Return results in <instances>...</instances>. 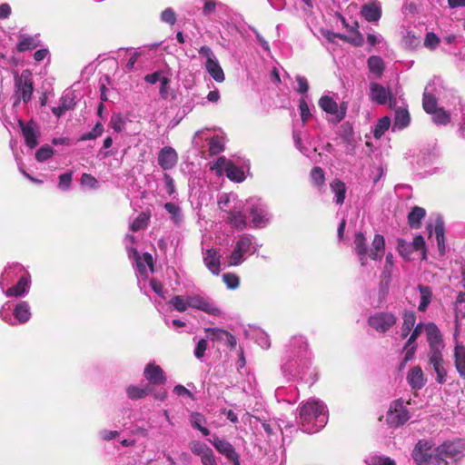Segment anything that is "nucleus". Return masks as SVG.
<instances>
[{
	"mask_svg": "<svg viewBox=\"0 0 465 465\" xmlns=\"http://www.w3.org/2000/svg\"><path fill=\"white\" fill-rule=\"evenodd\" d=\"M432 120L436 124H447L450 122V115L441 108H438L431 114Z\"/></svg>",
	"mask_w": 465,
	"mask_h": 465,
	"instance_id": "bf43d9fd",
	"label": "nucleus"
},
{
	"mask_svg": "<svg viewBox=\"0 0 465 465\" xmlns=\"http://www.w3.org/2000/svg\"><path fill=\"white\" fill-rule=\"evenodd\" d=\"M365 462L367 465H395L393 460L379 455L370 456Z\"/></svg>",
	"mask_w": 465,
	"mask_h": 465,
	"instance_id": "5fc2aeb1",
	"label": "nucleus"
},
{
	"mask_svg": "<svg viewBox=\"0 0 465 465\" xmlns=\"http://www.w3.org/2000/svg\"><path fill=\"white\" fill-rule=\"evenodd\" d=\"M385 249V240L381 234H376L372 240L371 247L369 250L368 257L372 260H381Z\"/></svg>",
	"mask_w": 465,
	"mask_h": 465,
	"instance_id": "473e14b6",
	"label": "nucleus"
},
{
	"mask_svg": "<svg viewBox=\"0 0 465 465\" xmlns=\"http://www.w3.org/2000/svg\"><path fill=\"white\" fill-rule=\"evenodd\" d=\"M440 42V38L434 33H427L424 39V45L430 50H434L439 45Z\"/></svg>",
	"mask_w": 465,
	"mask_h": 465,
	"instance_id": "338daca9",
	"label": "nucleus"
},
{
	"mask_svg": "<svg viewBox=\"0 0 465 465\" xmlns=\"http://www.w3.org/2000/svg\"><path fill=\"white\" fill-rule=\"evenodd\" d=\"M126 249L129 257L135 261L136 270L139 277L147 278L148 272L153 271V257L150 253L144 252L143 256H140L136 249L130 247L126 243Z\"/></svg>",
	"mask_w": 465,
	"mask_h": 465,
	"instance_id": "9d476101",
	"label": "nucleus"
},
{
	"mask_svg": "<svg viewBox=\"0 0 465 465\" xmlns=\"http://www.w3.org/2000/svg\"><path fill=\"white\" fill-rule=\"evenodd\" d=\"M0 318L9 325L24 324L31 318V310L27 302H17L14 308L10 302L0 309Z\"/></svg>",
	"mask_w": 465,
	"mask_h": 465,
	"instance_id": "7ed1b4c3",
	"label": "nucleus"
},
{
	"mask_svg": "<svg viewBox=\"0 0 465 465\" xmlns=\"http://www.w3.org/2000/svg\"><path fill=\"white\" fill-rule=\"evenodd\" d=\"M150 216L145 213H141L134 221L130 224V229L133 232H137L139 230L144 229L149 222Z\"/></svg>",
	"mask_w": 465,
	"mask_h": 465,
	"instance_id": "3c124183",
	"label": "nucleus"
},
{
	"mask_svg": "<svg viewBox=\"0 0 465 465\" xmlns=\"http://www.w3.org/2000/svg\"><path fill=\"white\" fill-rule=\"evenodd\" d=\"M429 364L436 374V381L440 384L446 382L447 371L444 367L442 352L428 353Z\"/></svg>",
	"mask_w": 465,
	"mask_h": 465,
	"instance_id": "a211bd4d",
	"label": "nucleus"
},
{
	"mask_svg": "<svg viewBox=\"0 0 465 465\" xmlns=\"http://www.w3.org/2000/svg\"><path fill=\"white\" fill-rule=\"evenodd\" d=\"M40 41L36 35L31 36L27 35H21L17 44V49L20 52H25L36 48Z\"/></svg>",
	"mask_w": 465,
	"mask_h": 465,
	"instance_id": "4c0bfd02",
	"label": "nucleus"
},
{
	"mask_svg": "<svg viewBox=\"0 0 465 465\" xmlns=\"http://www.w3.org/2000/svg\"><path fill=\"white\" fill-rule=\"evenodd\" d=\"M245 205L242 202L238 203L237 205H232L228 211V222L237 230H243L247 227V220L245 214L242 213Z\"/></svg>",
	"mask_w": 465,
	"mask_h": 465,
	"instance_id": "f3484780",
	"label": "nucleus"
},
{
	"mask_svg": "<svg viewBox=\"0 0 465 465\" xmlns=\"http://www.w3.org/2000/svg\"><path fill=\"white\" fill-rule=\"evenodd\" d=\"M241 202L234 193H223L218 200V205L222 211L228 212L232 205H237Z\"/></svg>",
	"mask_w": 465,
	"mask_h": 465,
	"instance_id": "a19ab883",
	"label": "nucleus"
},
{
	"mask_svg": "<svg viewBox=\"0 0 465 465\" xmlns=\"http://www.w3.org/2000/svg\"><path fill=\"white\" fill-rule=\"evenodd\" d=\"M72 182V173H65L59 176V183L58 187L63 190L66 191L69 189Z\"/></svg>",
	"mask_w": 465,
	"mask_h": 465,
	"instance_id": "774afa93",
	"label": "nucleus"
},
{
	"mask_svg": "<svg viewBox=\"0 0 465 465\" xmlns=\"http://www.w3.org/2000/svg\"><path fill=\"white\" fill-rule=\"evenodd\" d=\"M407 381L412 390L418 391L424 387L427 378L420 366L411 367L407 373Z\"/></svg>",
	"mask_w": 465,
	"mask_h": 465,
	"instance_id": "4be33fe9",
	"label": "nucleus"
},
{
	"mask_svg": "<svg viewBox=\"0 0 465 465\" xmlns=\"http://www.w3.org/2000/svg\"><path fill=\"white\" fill-rule=\"evenodd\" d=\"M164 209L172 215V220L175 224H180L183 222V216L182 210L177 204L173 203H166L164 204Z\"/></svg>",
	"mask_w": 465,
	"mask_h": 465,
	"instance_id": "a18cd8bd",
	"label": "nucleus"
},
{
	"mask_svg": "<svg viewBox=\"0 0 465 465\" xmlns=\"http://www.w3.org/2000/svg\"><path fill=\"white\" fill-rule=\"evenodd\" d=\"M412 457L417 465H448L445 459L436 453L433 445L427 440H420L416 444Z\"/></svg>",
	"mask_w": 465,
	"mask_h": 465,
	"instance_id": "20e7f679",
	"label": "nucleus"
},
{
	"mask_svg": "<svg viewBox=\"0 0 465 465\" xmlns=\"http://www.w3.org/2000/svg\"><path fill=\"white\" fill-rule=\"evenodd\" d=\"M328 421V410L326 405L316 400H310L299 407V427L309 434L321 430Z\"/></svg>",
	"mask_w": 465,
	"mask_h": 465,
	"instance_id": "f257e3e1",
	"label": "nucleus"
},
{
	"mask_svg": "<svg viewBox=\"0 0 465 465\" xmlns=\"http://www.w3.org/2000/svg\"><path fill=\"white\" fill-rule=\"evenodd\" d=\"M391 125V119L388 116H384L381 118L376 124L373 135L375 138H380L383 135V134L389 129Z\"/></svg>",
	"mask_w": 465,
	"mask_h": 465,
	"instance_id": "8fccbe9b",
	"label": "nucleus"
},
{
	"mask_svg": "<svg viewBox=\"0 0 465 465\" xmlns=\"http://www.w3.org/2000/svg\"><path fill=\"white\" fill-rule=\"evenodd\" d=\"M127 395L132 400L142 399L152 393V386L151 384L146 385L145 387H137V386H130L126 390Z\"/></svg>",
	"mask_w": 465,
	"mask_h": 465,
	"instance_id": "c03bdc74",
	"label": "nucleus"
},
{
	"mask_svg": "<svg viewBox=\"0 0 465 465\" xmlns=\"http://www.w3.org/2000/svg\"><path fill=\"white\" fill-rule=\"evenodd\" d=\"M223 280L227 287L232 290L238 288L240 283L239 277L233 273H224L223 275Z\"/></svg>",
	"mask_w": 465,
	"mask_h": 465,
	"instance_id": "0e129e2a",
	"label": "nucleus"
},
{
	"mask_svg": "<svg viewBox=\"0 0 465 465\" xmlns=\"http://www.w3.org/2000/svg\"><path fill=\"white\" fill-rule=\"evenodd\" d=\"M224 149V137L222 135H215L211 138L209 142V152L211 154H218Z\"/></svg>",
	"mask_w": 465,
	"mask_h": 465,
	"instance_id": "49530a36",
	"label": "nucleus"
},
{
	"mask_svg": "<svg viewBox=\"0 0 465 465\" xmlns=\"http://www.w3.org/2000/svg\"><path fill=\"white\" fill-rule=\"evenodd\" d=\"M361 15L368 22H378L381 16V5L378 0H371L362 5Z\"/></svg>",
	"mask_w": 465,
	"mask_h": 465,
	"instance_id": "5701e85b",
	"label": "nucleus"
},
{
	"mask_svg": "<svg viewBox=\"0 0 465 465\" xmlns=\"http://www.w3.org/2000/svg\"><path fill=\"white\" fill-rule=\"evenodd\" d=\"M397 316L392 312H380L370 316L368 322L376 331L386 332L397 322Z\"/></svg>",
	"mask_w": 465,
	"mask_h": 465,
	"instance_id": "9b49d317",
	"label": "nucleus"
},
{
	"mask_svg": "<svg viewBox=\"0 0 465 465\" xmlns=\"http://www.w3.org/2000/svg\"><path fill=\"white\" fill-rule=\"evenodd\" d=\"M212 170H214L220 175L225 173L230 180L237 183L244 180L242 169L234 165L225 157H219L212 166Z\"/></svg>",
	"mask_w": 465,
	"mask_h": 465,
	"instance_id": "1a4fd4ad",
	"label": "nucleus"
},
{
	"mask_svg": "<svg viewBox=\"0 0 465 465\" xmlns=\"http://www.w3.org/2000/svg\"><path fill=\"white\" fill-rule=\"evenodd\" d=\"M20 124L22 126V133L25 137V143L30 148H32V149L35 148L38 143V141H37L38 135H37V132L35 129L34 124H23L22 123H20Z\"/></svg>",
	"mask_w": 465,
	"mask_h": 465,
	"instance_id": "e433bc0d",
	"label": "nucleus"
},
{
	"mask_svg": "<svg viewBox=\"0 0 465 465\" xmlns=\"http://www.w3.org/2000/svg\"><path fill=\"white\" fill-rule=\"evenodd\" d=\"M246 209L252 217L251 223L253 228H262L269 223L271 215L260 200L251 199L247 202Z\"/></svg>",
	"mask_w": 465,
	"mask_h": 465,
	"instance_id": "423d86ee",
	"label": "nucleus"
},
{
	"mask_svg": "<svg viewBox=\"0 0 465 465\" xmlns=\"http://www.w3.org/2000/svg\"><path fill=\"white\" fill-rule=\"evenodd\" d=\"M178 162L176 151L170 146L162 148L158 153V164L163 170L173 169Z\"/></svg>",
	"mask_w": 465,
	"mask_h": 465,
	"instance_id": "412c9836",
	"label": "nucleus"
},
{
	"mask_svg": "<svg viewBox=\"0 0 465 465\" xmlns=\"http://www.w3.org/2000/svg\"><path fill=\"white\" fill-rule=\"evenodd\" d=\"M199 54L205 58L204 67L213 80L218 83L223 82L225 79L223 70L212 49L203 45L199 49Z\"/></svg>",
	"mask_w": 465,
	"mask_h": 465,
	"instance_id": "0eeeda50",
	"label": "nucleus"
},
{
	"mask_svg": "<svg viewBox=\"0 0 465 465\" xmlns=\"http://www.w3.org/2000/svg\"><path fill=\"white\" fill-rule=\"evenodd\" d=\"M189 449L192 451L193 454L202 457L203 454H205L206 451H208L211 448L208 447L205 443L200 441V440H192L189 443Z\"/></svg>",
	"mask_w": 465,
	"mask_h": 465,
	"instance_id": "603ef678",
	"label": "nucleus"
},
{
	"mask_svg": "<svg viewBox=\"0 0 465 465\" xmlns=\"http://www.w3.org/2000/svg\"><path fill=\"white\" fill-rule=\"evenodd\" d=\"M205 332L207 333V337L213 341H224L232 348L236 345L235 337L225 330L218 328H206Z\"/></svg>",
	"mask_w": 465,
	"mask_h": 465,
	"instance_id": "a878e982",
	"label": "nucleus"
},
{
	"mask_svg": "<svg viewBox=\"0 0 465 465\" xmlns=\"http://www.w3.org/2000/svg\"><path fill=\"white\" fill-rule=\"evenodd\" d=\"M189 305L190 308L200 310L213 316L221 314V310L212 299L200 294L189 295Z\"/></svg>",
	"mask_w": 465,
	"mask_h": 465,
	"instance_id": "f8f14e48",
	"label": "nucleus"
},
{
	"mask_svg": "<svg viewBox=\"0 0 465 465\" xmlns=\"http://www.w3.org/2000/svg\"><path fill=\"white\" fill-rule=\"evenodd\" d=\"M253 237L250 234L240 236L235 242L233 250L229 257V265L237 266L244 262V255H251L256 252Z\"/></svg>",
	"mask_w": 465,
	"mask_h": 465,
	"instance_id": "39448f33",
	"label": "nucleus"
},
{
	"mask_svg": "<svg viewBox=\"0 0 465 465\" xmlns=\"http://www.w3.org/2000/svg\"><path fill=\"white\" fill-rule=\"evenodd\" d=\"M418 290L420 292V303L418 306L419 312H424L427 311L429 305L432 301V290L430 286L419 285Z\"/></svg>",
	"mask_w": 465,
	"mask_h": 465,
	"instance_id": "f704fd0d",
	"label": "nucleus"
},
{
	"mask_svg": "<svg viewBox=\"0 0 465 465\" xmlns=\"http://www.w3.org/2000/svg\"><path fill=\"white\" fill-rule=\"evenodd\" d=\"M203 262L210 272L216 275L219 274L221 256L218 254L217 251L213 248L207 249L203 252Z\"/></svg>",
	"mask_w": 465,
	"mask_h": 465,
	"instance_id": "c85d7f7f",
	"label": "nucleus"
},
{
	"mask_svg": "<svg viewBox=\"0 0 465 465\" xmlns=\"http://www.w3.org/2000/svg\"><path fill=\"white\" fill-rule=\"evenodd\" d=\"M190 422L191 425L200 430L203 436H208L210 434V430L203 426L206 423V419L200 412H192L190 415Z\"/></svg>",
	"mask_w": 465,
	"mask_h": 465,
	"instance_id": "ea45409f",
	"label": "nucleus"
},
{
	"mask_svg": "<svg viewBox=\"0 0 465 465\" xmlns=\"http://www.w3.org/2000/svg\"><path fill=\"white\" fill-rule=\"evenodd\" d=\"M353 251L356 253L361 266H365L368 262L369 250L366 239L361 232H357L353 241Z\"/></svg>",
	"mask_w": 465,
	"mask_h": 465,
	"instance_id": "b1692460",
	"label": "nucleus"
},
{
	"mask_svg": "<svg viewBox=\"0 0 465 465\" xmlns=\"http://www.w3.org/2000/svg\"><path fill=\"white\" fill-rule=\"evenodd\" d=\"M59 104L64 108L66 112L74 109L75 105L74 96L72 92H68L63 94L60 98Z\"/></svg>",
	"mask_w": 465,
	"mask_h": 465,
	"instance_id": "4d7b16f0",
	"label": "nucleus"
},
{
	"mask_svg": "<svg viewBox=\"0 0 465 465\" xmlns=\"http://www.w3.org/2000/svg\"><path fill=\"white\" fill-rule=\"evenodd\" d=\"M25 272V268L19 263H12L5 267V271L0 276V288L4 291V288L9 285L15 278L18 277Z\"/></svg>",
	"mask_w": 465,
	"mask_h": 465,
	"instance_id": "393cba45",
	"label": "nucleus"
},
{
	"mask_svg": "<svg viewBox=\"0 0 465 465\" xmlns=\"http://www.w3.org/2000/svg\"><path fill=\"white\" fill-rule=\"evenodd\" d=\"M331 192L335 195V203L337 204H342L345 199L346 186L345 183L340 180H334L331 183Z\"/></svg>",
	"mask_w": 465,
	"mask_h": 465,
	"instance_id": "37998d69",
	"label": "nucleus"
},
{
	"mask_svg": "<svg viewBox=\"0 0 465 465\" xmlns=\"http://www.w3.org/2000/svg\"><path fill=\"white\" fill-rule=\"evenodd\" d=\"M410 123V114L405 109H398L395 113L394 126L404 128Z\"/></svg>",
	"mask_w": 465,
	"mask_h": 465,
	"instance_id": "09e8293b",
	"label": "nucleus"
},
{
	"mask_svg": "<svg viewBox=\"0 0 465 465\" xmlns=\"http://www.w3.org/2000/svg\"><path fill=\"white\" fill-rule=\"evenodd\" d=\"M430 225L428 227L430 236L432 234L435 235L438 248L440 253H443L445 251V243H444V223L440 217H437L434 224L433 231L430 229Z\"/></svg>",
	"mask_w": 465,
	"mask_h": 465,
	"instance_id": "2f4dec72",
	"label": "nucleus"
},
{
	"mask_svg": "<svg viewBox=\"0 0 465 465\" xmlns=\"http://www.w3.org/2000/svg\"><path fill=\"white\" fill-rule=\"evenodd\" d=\"M299 110L301 114V118L303 124H306L309 119L312 118V114H311L310 105L306 101V97H302L299 101Z\"/></svg>",
	"mask_w": 465,
	"mask_h": 465,
	"instance_id": "864d4df0",
	"label": "nucleus"
},
{
	"mask_svg": "<svg viewBox=\"0 0 465 465\" xmlns=\"http://www.w3.org/2000/svg\"><path fill=\"white\" fill-rule=\"evenodd\" d=\"M170 304L173 305V307L180 312H185L188 308H190L189 305V295L188 296H182V295H176L173 297V299L170 301Z\"/></svg>",
	"mask_w": 465,
	"mask_h": 465,
	"instance_id": "de8ad7c7",
	"label": "nucleus"
},
{
	"mask_svg": "<svg viewBox=\"0 0 465 465\" xmlns=\"http://www.w3.org/2000/svg\"><path fill=\"white\" fill-rule=\"evenodd\" d=\"M54 154V150L49 145H44L35 153V158L38 162H44Z\"/></svg>",
	"mask_w": 465,
	"mask_h": 465,
	"instance_id": "052dcab7",
	"label": "nucleus"
},
{
	"mask_svg": "<svg viewBox=\"0 0 465 465\" xmlns=\"http://www.w3.org/2000/svg\"><path fill=\"white\" fill-rule=\"evenodd\" d=\"M203 15L204 16H210L215 12L217 5H220L216 0H203Z\"/></svg>",
	"mask_w": 465,
	"mask_h": 465,
	"instance_id": "69168bd1",
	"label": "nucleus"
},
{
	"mask_svg": "<svg viewBox=\"0 0 465 465\" xmlns=\"http://www.w3.org/2000/svg\"><path fill=\"white\" fill-rule=\"evenodd\" d=\"M15 102L14 105H17L20 101L24 103H27L31 100L34 87L33 83L27 77H24L22 74L21 77L15 78Z\"/></svg>",
	"mask_w": 465,
	"mask_h": 465,
	"instance_id": "2eb2a0df",
	"label": "nucleus"
},
{
	"mask_svg": "<svg viewBox=\"0 0 465 465\" xmlns=\"http://www.w3.org/2000/svg\"><path fill=\"white\" fill-rule=\"evenodd\" d=\"M397 249L399 253L405 259H408L410 254L413 252L412 244L403 239H398Z\"/></svg>",
	"mask_w": 465,
	"mask_h": 465,
	"instance_id": "6e6d98bb",
	"label": "nucleus"
},
{
	"mask_svg": "<svg viewBox=\"0 0 465 465\" xmlns=\"http://www.w3.org/2000/svg\"><path fill=\"white\" fill-rule=\"evenodd\" d=\"M311 178L315 185H322L325 180L323 170L321 167H314L311 172Z\"/></svg>",
	"mask_w": 465,
	"mask_h": 465,
	"instance_id": "e2e57ef3",
	"label": "nucleus"
},
{
	"mask_svg": "<svg viewBox=\"0 0 465 465\" xmlns=\"http://www.w3.org/2000/svg\"><path fill=\"white\" fill-rule=\"evenodd\" d=\"M144 376L151 384H163L165 381V377L160 366L154 363H149L144 369Z\"/></svg>",
	"mask_w": 465,
	"mask_h": 465,
	"instance_id": "c756f323",
	"label": "nucleus"
},
{
	"mask_svg": "<svg viewBox=\"0 0 465 465\" xmlns=\"http://www.w3.org/2000/svg\"><path fill=\"white\" fill-rule=\"evenodd\" d=\"M403 44L407 48L414 49L420 45V39L412 32H407L403 36Z\"/></svg>",
	"mask_w": 465,
	"mask_h": 465,
	"instance_id": "680f3d73",
	"label": "nucleus"
},
{
	"mask_svg": "<svg viewBox=\"0 0 465 465\" xmlns=\"http://www.w3.org/2000/svg\"><path fill=\"white\" fill-rule=\"evenodd\" d=\"M440 84V80H433L432 82L429 83L427 86L425 87L424 94H423V100H422V105L424 110L428 114H432L435 112L437 107V100L435 97L434 93H438L436 90V85Z\"/></svg>",
	"mask_w": 465,
	"mask_h": 465,
	"instance_id": "aec40b11",
	"label": "nucleus"
},
{
	"mask_svg": "<svg viewBox=\"0 0 465 465\" xmlns=\"http://www.w3.org/2000/svg\"><path fill=\"white\" fill-rule=\"evenodd\" d=\"M31 280L30 274L25 272L20 277L17 283L5 290L4 292L7 297H24L30 289Z\"/></svg>",
	"mask_w": 465,
	"mask_h": 465,
	"instance_id": "6ab92c4d",
	"label": "nucleus"
},
{
	"mask_svg": "<svg viewBox=\"0 0 465 465\" xmlns=\"http://www.w3.org/2000/svg\"><path fill=\"white\" fill-rule=\"evenodd\" d=\"M402 328L401 336L407 337L410 331L413 329L416 322V315L413 312L406 311L402 316Z\"/></svg>",
	"mask_w": 465,
	"mask_h": 465,
	"instance_id": "79ce46f5",
	"label": "nucleus"
},
{
	"mask_svg": "<svg viewBox=\"0 0 465 465\" xmlns=\"http://www.w3.org/2000/svg\"><path fill=\"white\" fill-rule=\"evenodd\" d=\"M104 132V126L101 123H97L91 132H88L84 134H83L80 138V141H87V140H94L97 137L101 136Z\"/></svg>",
	"mask_w": 465,
	"mask_h": 465,
	"instance_id": "13d9d810",
	"label": "nucleus"
},
{
	"mask_svg": "<svg viewBox=\"0 0 465 465\" xmlns=\"http://www.w3.org/2000/svg\"><path fill=\"white\" fill-rule=\"evenodd\" d=\"M318 104L322 111L332 115L337 123L341 122L346 115V106L343 104L339 106L337 102L329 95H322Z\"/></svg>",
	"mask_w": 465,
	"mask_h": 465,
	"instance_id": "4468645a",
	"label": "nucleus"
},
{
	"mask_svg": "<svg viewBox=\"0 0 465 465\" xmlns=\"http://www.w3.org/2000/svg\"><path fill=\"white\" fill-rule=\"evenodd\" d=\"M391 96L390 91L377 83L370 84V97L379 104H385Z\"/></svg>",
	"mask_w": 465,
	"mask_h": 465,
	"instance_id": "cd10ccee",
	"label": "nucleus"
},
{
	"mask_svg": "<svg viewBox=\"0 0 465 465\" xmlns=\"http://www.w3.org/2000/svg\"><path fill=\"white\" fill-rule=\"evenodd\" d=\"M425 326H426V324L420 322L414 327V329L405 345V348L410 347V349L407 350L406 354H405L406 361L412 358V356L415 352V350H416L415 341H416L417 338L422 333V331H425Z\"/></svg>",
	"mask_w": 465,
	"mask_h": 465,
	"instance_id": "7c9ffc66",
	"label": "nucleus"
},
{
	"mask_svg": "<svg viewBox=\"0 0 465 465\" xmlns=\"http://www.w3.org/2000/svg\"><path fill=\"white\" fill-rule=\"evenodd\" d=\"M427 341L429 343V352L436 353L442 352L444 349V342L440 329L433 322H428L425 326Z\"/></svg>",
	"mask_w": 465,
	"mask_h": 465,
	"instance_id": "ddd939ff",
	"label": "nucleus"
},
{
	"mask_svg": "<svg viewBox=\"0 0 465 465\" xmlns=\"http://www.w3.org/2000/svg\"><path fill=\"white\" fill-rule=\"evenodd\" d=\"M453 361L459 375L465 379V345L456 342L453 351Z\"/></svg>",
	"mask_w": 465,
	"mask_h": 465,
	"instance_id": "bb28decb",
	"label": "nucleus"
},
{
	"mask_svg": "<svg viewBox=\"0 0 465 465\" xmlns=\"http://www.w3.org/2000/svg\"><path fill=\"white\" fill-rule=\"evenodd\" d=\"M209 441L223 455H224L233 465H240L239 455L236 453L233 446L227 440L213 436Z\"/></svg>",
	"mask_w": 465,
	"mask_h": 465,
	"instance_id": "dca6fc26",
	"label": "nucleus"
},
{
	"mask_svg": "<svg viewBox=\"0 0 465 465\" xmlns=\"http://www.w3.org/2000/svg\"><path fill=\"white\" fill-rule=\"evenodd\" d=\"M411 418L409 411L405 408L401 399L395 400L390 404L389 411L386 415V421L391 427H399L403 425Z\"/></svg>",
	"mask_w": 465,
	"mask_h": 465,
	"instance_id": "6e6552de",
	"label": "nucleus"
},
{
	"mask_svg": "<svg viewBox=\"0 0 465 465\" xmlns=\"http://www.w3.org/2000/svg\"><path fill=\"white\" fill-rule=\"evenodd\" d=\"M434 451L440 454L442 457L450 458H456L461 452L460 443L456 442H444L442 445L434 448Z\"/></svg>",
	"mask_w": 465,
	"mask_h": 465,
	"instance_id": "c9c22d12",
	"label": "nucleus"
},
{
	"mask_svg": "<svg viewBox=\"0 0 465 465\" xmlns=\"http://www.w3.org/2000/svg\"><path fill=\"white\" fill-rule=\"evenodd\" d=\"M292 344L298 348V351L294 357L290 356L285 360L282 364V371L285 375L295 377L310 367L312 357L303 337H295Z\"/></svg>",
	"mask_w": 465,
	"mask_h": 465,
	"instance_id": "f03ea898",
	"label": "nucleus"
},
{
	"mask_svg": "<svg viewBox=\"0 0 465 465\" xmlns=\"http://www.w3.org/2000/svg\"><path fill=\"white\" fill-rule=\"evenodd\" d=\"M367 65L369 71L375 78L379 79L383 74L385 70V64L381 57L378 55H371L368 58Z\"/></svg>",
	"mask_w": 465,
	"mask_h": 465,
	"instance_id": "72a5a7b5",
	"label": "nucleus"
},
{
	"mask_svg": "<svg viewBox=\"0 0 465 465\" xmlns=\"http://www.w3.org/2000/svg\"><path fill=\"white\" fill-rule=\"evenodd\" d=\"M425 209L419 206L413 207L408 215V223L410 226L413 229L420 228V222L425 217Z\"/></svg>",
	"mask_w": 465,
	"mask_h": 465,
	"instance_id": "58836bf2",
	"label": "nucleus"
}]
</instances>
